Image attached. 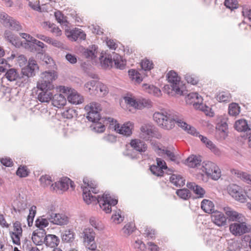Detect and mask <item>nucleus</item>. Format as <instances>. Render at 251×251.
Wrapping results in <instances>:
<instances>
[{
    "mask_svg": "<svg viewBox=\"0 0 251 251\" xmlns=\"http://www.w3.org/2000/svg\"><path fill=\"white\" fill-rule=\"evenodd\" d=\"M85 109L87 111L86 118L93 123L90 127L92 130L97 133L103 132L105 129V124L113 122V118L100 116V111L101 109L100 105L97 102H91L86 105Z\"/></svg>",
    "mask_w": 251,
    "mask_h": 251,
    "instance_id": "nucleus-2",
    "label": "nucleus"
},
{
    "mask_svg": "<svg viewBox=\"0 0 251 251\" xmlns=\"http://www.w3.org/2000/svg\"><path fill=\"white\" fill-rule=\"evenodd\" d=\"M141 67L145 71H150L153 68V64L148 59L143 60L141 62Z\"/></svg>",
    "mask_w": 251,
    "mask_h": 251,
    "instance_id": "nucleus-52",
    "label": "nucleus"
},
{
    "mask_svg": "<svg viewBox=\"0 0 251 251\" xmlns=\"http://www.w3.org/2000/svg\"><path fill=\"white\" fill-rule=\"evenodd\" d=\"M61 114L63 117L68 119H71L77 115V111L73 108L66 109Z\"/></svg>",
    "mask_w": 251,
    "mask_h": 251,
    "instance_id": "nucleus-46",
    "label": "nucleus"
},
{
    "mask_svg": "<svg viewBox=\"0 0 251 251\" xmlns=\"http://www.w3.org/2000/svg\"><path fill=\"white\" fill-rule=\"evenodd\" d=\"M212 221L219 226L227 225V218L223 213L216 210L211 215Z\"/></svg>",
    "mask_w": 251,
    "mask_h": 251,
    "instance_id": "nucleus-13",
    "label": "nucleus"
},
{
    "mask_svg": "<svg viewBox=\"0 0 251 251\" xmlns=\"http://www.w3.org/2000/svg\"><path fill=\"white\" fill-rule=\"evenodd\" d=\"M129 144L133 150L141 153L145 152L148 149V146L145 142L139 139L131 140Z\"/></svg>",
    "mask_w": 251,
    "mask_h": 251,
    "instance_id": "nucleus-16",
    "label": "nucleus"
},
{
    "mask_svg": "<svg viewBox=\"0 0 251 251\" xmlns=\"http://www.w3.org/2000/svg\"><path fill=\"white\" fill-rule=\"evenodd\" d=\"M5 76L10 81L16 80L19 77L17 70L13 68L7 70Z\"/></svg>",
    "mask_w": 251,
    "mask_h": 251,
    "instance_id": "nucleus-39",
    "label": "nucleus"
},
{
    "mask_svg": "<svg viewBox=\"0 0 251 251\" xmlns=\"http://www.w3.org/2000/svg\"><path fill=\"white\" fill-rule=\"evenodd\" d=\"M158 150L160 151L158 152V154L160 155L161 154H166V155L169 158V159L175 162L178 163V161L176 160V156L175 155L174 152L168 150H164L161 149L160 148H158Z\"/></svg>",
    "mask_w": 251,
    "mask_h": 251,
    "instance_id": "nucleus-45",
    "label": "nucleus"
},
{
    "mask_svg": "<svg viewBox=\"0 0 251 251\" xmlns=\"http://www.w3.org/2000/svg\"><path fill=\"white\" fill-rule=\"evenodd\" d=\"M11 30L15 31H20L22 30L23 27L20 22L17 20L14 19L12 17L8 19V22L6 24Z\"/></svg>",
    "mask_w": 251,
    "mask_h": 251,
    "instance_id": "nucleus-33",
    "label": "nucleus"
},
{
    "mask_svg": "<svg viewBox=\"0 0 251 251\" xmlns=\"http://www.w3.org/2000/svg\"><path fill=\"white\" fill-rule=\"evenodd\" d=\"M158 167L155 165H151L150 166V170L151 173L154 176H157L161 177L164 176V173H160V170Z\"/></svg>",
    "mask_w": 251,
    "mask_h": 251,
    "instance_id": "nucleus-59",
    "label": "nucleus"
},
{
    "mask_svg": "<svg viewBox=\"0 0 251 251\" xmlns=\"http://www.w3.org/2000/svg\"><path fill=\"white\" fill-rule=\"evenodd\" d=\"M226 214L227 216L226 218L228 222L233 221L237 223L243 221L244 217L242 214L230 209L226 211Z\"/></svg>",
    "mask_w": 251,
    "mask_h": 251,
    "instance_id": "nucleus-20",
    "label": "nucleus"
},
{
    "mask_svg": "<svg viewBox=\"0 0 251 251\" xmlns=\"http://www.w3.org/2000/svg\"><path fill=\"white\" fill-rule=\"evenodd\" d=\"M154 121L162 128L166 130L173 129L177 124L185 131L187 130L188 124L180 119L177 112L169 110L162 109L155 112L153 115Z\"/></svg>",
    "mask_w": 251,
    "mask_h": 251,
    "instance_id": "nucleus-1",
    "label": "nucleus"
},
{
    "mask_svg": "<svg viewBox=\"0 0 251 251\" xmlns=\"http://www.w3.org/2000/svg\"><path fill=\"white\" fill-rule=\"evenodd\" d=\"M201 160V156L192 155L189 156L185 161V164L191 168H195L200 165Z\"/></svg>",
    "mask_w": 251,
    "mask_h": 251,
    "instance_id": "nucleus-27",
    "label": "nucleus"
},
{
    "mask_svg": "<svg viewBox=\"0 0 251 251\" xmlns=\"http://www.w3.org/2000/svg\"><path fill=\"white\" fill-rule=\"evenodd\" d=\"M135 227V226L133 223H129L124 227V232L129 235L134 231Z\"/></svg>",
    "mask_w": 251,
    "mask_h": 251,
    "instance_id": "nucleus-57",
    "label": "nucleus"
},
{
    "mask_svg": "<svg viewBox=\"0 0 251 251\" xmlns=\"http://www.w3.org/2000/svg\"><path fill=\"white\" fill-rule=\"evenodd\" d=\"M156 163H157L156 166L157 167H158V168H159V170L160 171V173H164V172L163 170H167L168 172H167V173L169 174H170V172L171 173V172H173L172 169H169L168 168L166 163L162 159L160 158H156Z\"/></svg>",
    "mask_w": 251,
    "mask_h": 251,
    "instance_id": "nucleus-38",
    "label": "nucleus"
},
{
    "mask_svg": "<svg viewBox=\"0 0 251 251\" xmlns=\"http://www.w3.org/2000/svg\"><path fill=\"white\" fill-rule=\"evenodd\" d=\"M185 79L188 83H191L193 85H196L199 81L198 78L195 76L194 75H190L187 74L185 75Z\"/></svg>",
    "mask_w": 251,
    "mask_h": 251,
    "instance_id": "nucleus-54",
    "label": "nucleus"
},
{
    "mask_svg": "<svg viewBox=\"0 0 251 251\" xmlns=\"http://www.w3.org/2000/svg\"><path fill=\"white\" fill-rule=\"evenodd\" d=\"M148 92L150 94L158 97L161 95V90L154 85H149L148 87Z\"/></svg>",
    "mask_w": 251,
    "mask_h": 251,
    "instance_id": "nucleus-55",
    "label": "nucleus"
},
{
    "mask_svg": "<svg viewBox=\"0 0 251 251\" xmlns=\"http://www.w3.org/2000/svg\"><path fill=\"white\" fill-rule=\"evenodd\" d=\"M125 101L128 104L135 107L141 108V106L139 105L138 100L137 101L134 98L129 97H125Z\"/></svg>",
    "mask_w": 251,
    "mask_h": 251,
    "instance_id": "nucleus-58",
    "label": "nucleus"
},
{
    "mask_svg": "<svg viewBox=\"0 0 251 251\" xmlns=\"http://www.w3.org/2000/svg\"><path fill=\"white\" fill-rule=\"evenodd\" d=\"M75 233L72 229H68L62 233L61 238L63 242H72L75 239Z\"/></svg>",
    "mask_w": 251,
    "mask_h": 251,
    "instance_id": "nucleus-32",
    "label": "nucleus"
},
{
    "mask_svg": "<svg viewBox=\"0 0 251 251\" xmlns=\"http://www.w3.org/2000/svg\"><path fill=\"white\" fill-rule=\"evenodd\" d=\"M98 82L95 80H91L85 83L84 85L85 90L91 95H96V88Z\"/></svg>",
    "mask_w": 251,
    "mask_h": 251,
    "instance_id": "nucleus-36",
    "label": "nucleus"
},
{
    "mask_svg": "<svg viewBox=\"0 0 251 251\" xmlns=\"http://www.w3.org/2000/svg\"><path fill=\"white\" fill-rule=\"evenodd\" d=\"M202 168V171L212 179L216 180L220 177V170L214 163L211 161L204 162Z\"/></svg>",
    "mask_w": 251,
    "mask_h": 251,
    "instance_id": "nucleus-6",
    "label": "nucleus"
},
{
    "mask_svg": "<svg viewBox=\"0 0 251 251\" xmlns=\"http://www.w3.org/2000/svg\"><path fill=\"white\" fill-rule=\"evenodd\" d=\"M68 100L69 102L79 104L83 102V98L77 92H72L68 96Z\"/></svg>",
    "mask_w": 251,
    "mask_h": 251,
    "instance_id": "nucleus-30",
    "label": "nucleus"
},
{
    "mask_svg": "<svg viewBox=\"0 0 251 251\" xmlns=\"http://www.w3.org/2000/svg\"><path fill=\"white\" fill-rule=\"evenodd\" d=\"M113 57L110 54H105V55L102 53L99 57L101 67L104 69L109 67H112L113 63L114 62V65L117 69L123 70L126 65V61L122 59L121 56L117 54L113 53Z\"/></svg>",
    "mask_w": 251,
    "mask_h": 251,
    "instance_id": "nucleus-4",
    "label": "nucleus"
},
{
    "mask_svg": "<svg viewBox=\"0 0 251 251\" xmlns=\"http://www.w3.org/2000/svg\"><path fill=\"white\" fill-rule=\"evenodd\" d=\"M39 181L43 187H46L50 185L52 182L51 176L48 175L42 176L39 179Z\"/></svg>",
    "mask_w": 251,
    "mask_h": 251,
    "instance_id": "nucleus-49",
    "label": "nucleus"
},
{
    "mask_svg": "<svg viewBox=\"0 0 251 251\" xmlns=\"http://www.w3.org/2000/svg\"><path fill=\"white\" fill-rule=\"evenodd\" d=\"M170 181L177 187H181L185 185V179L178 174H173L170 177Z\"/></svg>",
    "mask_w": 251,
    "mask_h": 251,
    "instance_id": "nucleus-24",
    "label": "nucleus"
},
{
    "mask_svg": "<svg viewBox=\"0 0 251 251\" xmlns=\"http://www.w3.org/2000/svg\"><path fill=\"white\" fill-rule=\"evenodd\" d=\"M29 173L30 171L25 165H20L16 171V175L20 177H25Z\"/></svg>",
    "mask_w": 251,
    "mask_h": 251,
    "instance_id": "nucleus-43",
    "label": "nucleus"
},
{
    "mask_svg": "<svg viewBox=\"0 0 251 251\" xmlns=\"http://www.w3.org/2000/svg\"><path fill=\"white\" fill-rule=\"evenodd\" d=\"M240 112V107L238 104L232 102L229 105L228 114L233 116H236Z\"/></svg>",
    "mask_w": 251,
    "mask_h": 251,
    "instance_id": "nucleus-40",
    "label": "nucleus"
},
{
    "mask_svg": "<svg viewBox=\"0 0 251 251\" xmlns=\"http://www.w3.org/2000/svg\"><path fill=\"white\" fill-rule=\"evenodd\" d=\"M206 147L209 148L211 151L213 152L215 155H219L221 154L220 150L213 144L211 141L206 142L205 145Z\"/></svg>",
    "mask_w": 251,
    "mask_h": 251,
    "instance_id": "nucleus-53",
    "label": "nucleus"
},
{
    "mask_svg": "<svg viewBox=\"0 0 251 251\" xmlns=\"http://www.w3.org/2000/svg\"><path fill=\"white\" fill-rule=\"evenodd\" d=\"M231 98V95L228 92H220L217 96V100L220 102H229Z\"/></svg>",
    "mask_w": 251,
    "mask_h": 251,
    "instance_id": "nucleus-44",
    "label": "nucleus"
},
{
    "mask_svg": "<svg viewBox=\"0 0 251 251\" xmlns=\"http://www.w3.org/2000/svg\"><path fill=\"white\" fill-rule=\"evenodd\" d=\"M168 82L171 83V89L175 91L176 95L185 96L187 91L184 90V85L182 84L180 77L174 71H170L167 75Z\"/></svg>",
    "mask_w": 251,
    "mask_h": 251,
    "instance_id": "nucleus-5",
    "label": "nucleus"
},
{
    "mask_svg": "<svg viewBox=\"0 0 251 251\" xmlns=\"http://www.w3.org/2000/svg\"><path fill=\"white\" fill-rule=\"evenodd\" d=\"M32 42L33 47L32 52H36L38 53H41L43 55L44 53L45 52V50H44V47H46L45 45L43 42L36 39L35 38L33 40Z\"/></svg>",
    "mask_w": 251,
    "mask_h": 251,
    "instance_id": "nucleus-31",
    "label": "nucleus"
},
{
    "mask_svg": "<svg viewBox=\"0 0 251 251\" xmlns=\"http://www.w3.org/2000/svg\"><path fill=\"white\" fill-rule=\"evenodd\" d=\"M201 208L206 213L212 215L214 211V204L213 202L207 199H204L201 202Z\"/></svg>",
    "mask_w": 251,
    "mask_h": 251,
    "instance_id": "nucleus-26",
    "label": "nucleus"
},
{
    "mask_svg": "<svg viewBox=\"0 0 251 251\" xmlns=\"http://www.w3.org/2000/svg\"><path fill=\"white\" fill-rule=\"evenodd\" d=\"M68 37L71 39L72 41H76L77 40H84L86 38V34L80 29H76L70 31V34L68 35Z\"/></svg>",
    "mask_w": 251,
    "mask_h": 251,
    "instance_id": "nucleus-18",
    "label": "nucleus"
},
{
    "mask_svg": "<svg viewBox=\"0 0 251 251\" xmlns=\"http://www.w3.org/2000/svg\"><path fill=\"white\" fill-rule=\"evenodd\" d=\"M47 218L54 225H66L69 222L68 217L64 214L54 213L52 211L48 212Z\"/></svg>",
    "mask_w": 251,
    "mask_h": 251,
    "instance_id": "nucleus-10",
    "label": "nucleus"
},
{
    "mask_svg": "<svg viewBox=\"0 0 251 251\" xmlns=\"http://www.w3.org/2000/svg\"><path fill=\"white\" fill-rule=\"evenodd\" d=\"M98 47L95 45L89 46L87 49H84L83 55L86 58L94 59L97 57Z\"/></svg>",
    "mask_w": 251,
    "mask_h": 251,
    "instance_id": "nucleus-23",
    "label": "nucleus"
},
{
    "mask_svg": "<svg viewBox=\"0 0 251 251\" xmlns=\"http://www.w3.org/2000/svg\"><path fill=\"white\" fill-rule=\"evenodd\" d=\"M0 163L5 167H12L13 165L12 160L9 157L2 158L0 159Z\"/></svg>",
    "mask_w": 251,
    "mask_h": 251,
    "instance_id": "nucleus-62",
    "label": "nucleus"
},
{
    "mask_svg": "<svg viewBox=\"0 0 251 251\" xmlns=\"http://www.w3.org/2000/svg\"><path fill=\"white\" fill-rule=\"evenodd\" d=\"M37 69H38V66L36 63V61L33 59H29L27 66L23 68L22 70L23 75L26 77L24 80H26V82H27L28 78L29 77L33 76L35 75V71Z\"/></svg>",
    "mask_w": 251,
    "mask_h": 251,
    "instance_id": "nucleus-11",
    "label": "nucleus"
},
{
    "mask_svg": "<svg viewBox=\"0 0 251 251\" xmlns=\"http://www.w3.org/2000/svg\"><path fill=\"white\" fill-rule=\"evenodd\" d=\"M83 234L85 240L88 244L94 241L95 233L93 229L90 228H85L83 231Z\"/></svg>",
    "mask_w": 251,
    "mask_h": 251,
    "instance_id": "nucleus-34",
    "label": "nucleus"
},
{
    "mask_svg": "<svg viewBox=\"0 0 251 251\" xmlns=\"http://www.w3.org/2000/svg\"><path fill=\"white\" fill-rule=\"evenodd\" d=\"M228 118L226 116L222 118L220 122L217 125V129L221 132L223 134L224 138L227 136L228 133V125L227 121Z\"/></svg>",
    "mask_w": 251,
    "mask_h": 251,
    "instance_id": "nucleus-22",
    "label": "nucleus"
},
{
    "mask_svg": "<svg viewBox=\"0 0 251 251\" xmlns=\"http://www.w3.org/2000/svg\"><path fill=\"white\" fill-rule=\"evenodd\" d=\"M54 16L59 23L61 24H64L65 25H67V24H69L67 20V17L64 16V15L61 12L58 11L55 12Z\"/></svg>",
    "mask_w": 251,
    "mask_h": 251,
    "instance_id": "nucleus-48",
    "label": "nucleus"
},
{
    "mask_svg": "<svg viewBox=\"0 0 251 251\" xmlns=\"http://www.w3.org/2000/svg\"><path fill=\"white\" fill-rule=\"evenodd\" d=\"M228 249L229 251H239L240 245L237 242H232L229 243Z\"/></svg>",
    "mask_w": 251,
    "mask_h": 251,
    "instance_id": "nucleus-60",
    "label": "nucleus"
},
{
    "mask_svg": "<svg viewBox=\"0 0 251 251\" xmlns=\"http://www.w3.org/2000/svg\"><path fill=\"white\" fill-rule=\"evenodd\" d=\"M229 194L236 201L241 202H244L247 197V191L244 190L240 186L236 184L230 185L227 188Z\"/></svg>",
    "mask_w": 251,
    "mask_h": 251,
    "instance_id": "nucleus-7",
    "label": "nucleus"
},
{
    "mask_svg": "<svg viewBox=\"0 0 251 251\" xmlns=\"http://www.w3.org/2000/svg\"><path fill=\"white\" fill-rule=\"evenodd\" d=\"M101 201L102 203H100V207L106 213H110L111 212V206H115L118 203V200L112 199L109 194H103L101 196Z\"/></svg>",
    "mask_w": 251,
    "mask_h": 251,
    "instance_id": "nucleus-9",
    "label": "nucleus"
},
{
    "mask_svg": "<svg viewBox=\"0 0 251 251\" xmlns=\"http://www.w3.org/2000/svg\"><path fill=\"white\" fill-rule=\"evenodd\" d=\"M139 102V105L141 106V108H139L140 109H141L143 107H150L151 106V101L150 100H148L143 99L142 100H138Z\"/></svg>",
    "mask_w": 251,
    "mask_h": 251,
    "instance_id": "nucleus-63",
    "label": "nucleus"
},
{
    "mask_svg": "<svg viewBox=\"0 0 251 251\" xmlns=\"http://www.w3.org/2000/svg\"><path fill=\"white\" fill-rule=\"evenodd\" d=\"M4 37L6 41L12 45L16 48H19V46L21 45L20 44V38L11 31L6 30L4 33Z\"/></svg>",
    "mask_w": 251,
    "mask_h": 251,
    "instance_id": "nucleus-17",
    "label": "nucleus"
},
{
    "mask_svg": "<svg viewBox=\"0 0 251 251\" xmlns=\"http://www.w3.org/2000/svg\"><path fill=\"white\" fill-rule=\"evenodd\" d=\"M60 243L59 238L53 234H48L45 237L44 243L45 245L50 248L57 247Z\"/></svg>",
    "mask_w": 251,
    "mask_h": 251,
    "instance_id": "nucleus-21",
    "label": "nucleus"
},
{
    "mask_svg": "<svg viewBox=\"0 0 251 251\" xmlns=\"http://www.w3.org/2000/svg\"><path fill=\"white\" fill-rule=\"evenodd\" d=\"M133 128V125L130 122L124 124L121 126L119 123L114 126V129L117 132L126 137H129L132 134Z\"/></svg>",
    "mask_w": 251,
    "mask_h": 251,
    "instance_id": "nucleus-12",
    "label": "nucleus"
},
{
    "mask_svg": "<svg viewBox=\"0 0 251 251\" xmlns=\"http://www.w3.org/2000/svg\"><path fill=\"white\" fill-rule=\"evenodd\" d=\"M96 95L99 94L100 96H105L108 93V90L107 86L102 83L98 82L96 86Z\"/></svg>",
    "mask_w": 251,
    "mask_h": 251,
    "instance_id": "nucleus-42",
    "label": "nucleus"
},
{
    "mask_svg": "<svg viewBox=\"0 0 251 251\" xmlns=\"http://www.w3.org/2000/svg\"><path fill=\"white\" fill-rule=\"evenodd\" d=\"M66 103V100L64 96L61 94L54 95L52 100V104L58 108L64 106Z\"/></svg>",
    "mask_w": 251,
    "mask_h": 251,
    "instance_id": "nucleus-28",
    "label": "nucleus"
},
{
    "mask_svg": "<svg viewBox=\"0 0 251 251\" xmlns=\"http://www.w3.org/2000/svg\"><path fill=\"white\" fill-rule=\"evenodd\" d=\"M176 194L184 200H187L191 197V193L187 188L177 189L176 192Z\"/></svg>",
    "mask_w": 251,
    "mask_h": 251,
    "instance_id": "nucleus-37",
    "label": "nucleus"
},
{
    "mask_svg": "<svg viewBox=\"0 0 251 251\" xmlns=\"http://www.w3.org/2000/svg\"><path fill=\"white\" fill-rule=\"evenodd\" d=\"M185 131L188 134H191L196 137H198L200 134L199 132L197 131L196 129L194 127L191 126L190 125H188V126L187 127V130H186Z\"/></svg>",
    "mask_w": 251,
    "mask_h": 251,
    "instance_id": "nucleus-64",
    "label": "nucleus"
},
{
    "mask_svg": "<svg viewBox=\"0 0 251 251\" xmlns=\"http://www.w3.org/2000/svg\"><path fill=\"white\" fill-rule=\"evenodd\" d=\"M238 4L237 0H225L224 2L225 6L231 10L237 9Z\"/></svg>",
    "mask_w": 251,
    "mask_h": 251,
    "instance_id": "nucleus-51",
    "label": "nucleus"
},
{
    "mask_svg": "<svg viewBox=\"0 0 251 251\" xmlns=\"http://www.w3.org/2000/svg\"><path fill=\"white\" fill-rule=\"evenodd\" d=\"M46 231L44 229H37L34 230L32 235V240L36 245H41L44 243Z\"/></svg>",
    "mask_w": 251,
    "mask_h": 251,
    "instance_id": "nucleus-14",
    "label": "nucleus"
},
{
    "mask_svg": "<svg viewBox=\"0 0 251 251\" xmlns=\"http://www.w3.org/2000/svg\"><path fill=\"white\" fill-rule=\"evenodd\" d=\"M32 41H30L29 42H23L20 40V44H21L19 46V48L21 47H23L25 49L29 50L30 51L32 52V50H33V47L32 46Z\"/></svg>",
    "mask_w": 251,
    "mask_h": 251,
    "instance_id": "nucleus-61",
    "label": "nucleus"
},
{
    "mask_svg": "<svg viewBox=\"0 0 251 251\" xmlns=\"http://www.w3.org/2000/svg\"><path fill=\"white\" fill-rule=\"evenodd\" d=\"M83 197L84 201L88 204L91 203L92 202H95L96 203H99L100 205V203H102V201H101V196H98L97 197L93 196L90 191L88 190L87 187L83 188Z\"/></svg>",
    "mask_w": 251,
    "mask_h": 251,
    "instance_id": "nucleus-15",
    "label": "nucleus"
},
{
    "mask_svg": "<svg viewBox=\"0 0 251 251\" xmlns=\"http://www.w3.org/2000/svg\"><path fill=\"white\" fill-rule=\"evenodd\" d=\"M70 179L67 177L61 178L59 181L54 183V187L62 191H66L69 189Z\"/></svg>",
    "mask_w": 251,
    "mask_h": 251,
    "instance_id": "nucleus-29",
    "label": "nucleus"
},
{
    "mask_svg": "<svg viewBox=\"0 0 251 251\" xmlns=\"http://www.w3.org/2000/svg\"><path fill=\"white\" fill-rule=\"evenodd\" d=\"M7 59L0 57V72H5L10 67V65L7 63Z\"/></svg>",
    "mask_w": 251,
    "mask_h": 251,
    "instance_id": "nucleus-56",
    "label": "nucleus"
},
{
    "mask_svg": "<svg viewBox=\"0 0 251 251\" xmlns=\"http://www.w3.org/2000/svg\"><path fill=\"white\" fill-rule=\"evenodd\" d=\"M128 75L132 80H135L137 83H140L143 81V77L138 71L134 69H130Z\"/></svg>",
    "mask_w": 251,
    "mask_h": 251,
    "instance_id": "nucleus-35",
    "label": "nucleus"
},
{
    "mask_svg": "<svg viewBox=\"0 0 251 251\" xmlns=\"http://www.w3.org/2000/svg\"><path fill=\"white\" fill-rule=\"evenodd\" d=\"M234 127L235 130L239 132L251 130L248 126L247 120L243 119L236 121L234 124Z\"/></svg>",
    "mask_w": 251,
    "mask_h": 251,
    "instance_id": "nucleus-25",
    "label": "nucleus"
},
{
    "mask_svg": "<svg viewBox=\"0 0 251 251\" xmlns=\"http://www.w3.org/2000/svg\"><path fill=\"white\" fill-rule=\"evenodd\" d=\"M230 232L235 236H241L245 233L251 232V226L247 225L243 221L234 223L229 225Z\"/></svg>",
    "mask_w": 251,
    "mask_h": 251,
    "instance_id": "nucleus-8",
    "label": "nucleus"
},
{
    "mask_svg": "<svg viewBox=\"0 0 251 251\" xmlns=\"http://www.w3.org/2000/svg\"><path fill=\"white\" fill-rule=\"evenodd\" d=\"M41 78L37 83L38 88L41 91L38 95V100L42 102L52 101L54 95L49 91L54 89L52 82L57 78L56 73L54 71H45L42 73Z\"/></svg>",
    "mask_w": 251,
    "mask_h": 251,
    "instance_id": "nucleus-3",
    "label": "nucleus"
},
{
    "mask_svg": "<svg viewBox=\"0 0 251 251\" xmlns=\"http://www.w3.org/2000/svg\"><path fill=\"white\" fill-rule=\"evenodd\" d=\"M188 189L193 190L194 193L198 196V198H203L205 194V190L201 186L197 185L195 182H188L186 185Z\"/></svg>",
    "mask_w": 251,
    "mask_h": 251,
    "instance_id": "nucleus-19",
    "label": "nucleus"
},
{
    "mask_svg": "<svg viewBox=\"0 0 251 251\" xmlns=\"http://www.w3.org/2000/svg\"><path fill=\"white\" fill-rule=\"evenodd\" d=\"M140 130L142 133V137L145 140H149L151 137H153V132L152 129L147 126H141Z\"/></svg>",
    "mask_w": 251,
    "mask_h": 251,
    "instance_id": "nucleus-41",
    "label": "nucleus"
},
{
    "mask_svg": "<svg viewBox=\"0 0 251 251\" xmlns=\"http://www.w3.org/2000/svg\"><path fill=\"white\" fill-rule=\"evenodd\" d=\"M49 220L47 217L46 218H38L35 221V226L38 229H44L49 225Z\"/></svg>",
    "mask_w": 251,
    "mask_h": 251,
    "instance_id": "nucleus-47",
    "label": "nucleus"
},
{
    "mask_svg": "<svg viewBox=\"0 0 251 251\" xmlns=\"http://www.w3.org/2000/svg\"><path fill=\"white\" fill-rule=\"evenodd\" d=\"M10 235L12 239V242L14 244L17 245H20L21 244L20 237L22 235V233L19 232L16 233V232H10Z\"/></svg>",
    "mask_w": 251,
    "mask_h": 251,
    "instance_id": "nucleus-50",
    "label": "nucleus"
}]
</instances>
